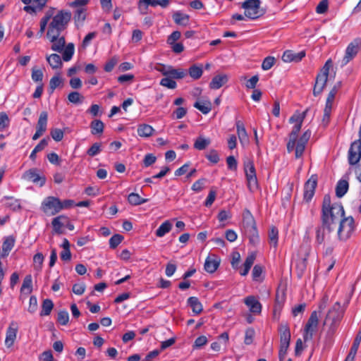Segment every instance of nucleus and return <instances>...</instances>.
<instances>
[{"label":"nucleus","mask_w":361,"mask_h":361,"mask_svg":"<svg viewBox=\"0 0 361 361\" xmlns=\"http://www.w3.org/2000/svg\"><path fill=\"white\" fill-rule=\"evenodd\" d=\"M280 333V345H289L290 341V331L287 324H281L279 329Z\"/></svg>","instance_id":"nucleus-20"},{"label":"nucleus","mask_w":361,"mask_h":361,"mask_svg":"<svg viewBox=\"0 0 361 361\" xmlns=\"http://www.w3.org/2000/svg\"><path fill=\"white\" fill-rule=\"evenodd\" d=\"M343 316V311L341 310V304L336 302L328 311L324 322V325L328 326V337L331 338L334 336Z\"/></svg>","instance_id":"nucleus-3"},{"label":"nucleus","mask_w":361,"mask_h":361,"mask_svg":"<svg viewBox=\"0 0 361 361\" xmlns=\"http://www.w3.org/2000/svg\"><path fill=\"white\" fill-rule=\"evenodd\" d=\"M228 80V75L226 74L217 75L214 76L209 83L211 89L217 90L221 87Z\"/></svg>","instance_id":"nucleus-23"},{"label":"nucleus","mask_w":361,"mask_h":361,"mask_svg":"<svg viewBox=\"0 0 361 361\" xmlns=\"http://www.w3.org/2000/svg\"><path fill=\"white\" fill-rule=\"evenodd\" d=\"M361 159V137L350 145L348 150V159L350 165H355Z\"/></svg>","instance_id":"nucleus-10"},{"label":"nucleus","mask_w":361,"mask_h":361,"mask_svg":"<svg viewBox=\"0 0 361 361\" xmlns=\"http://www.w3.org/2000/svg\"><path fill=\"white\" fill-rule=\"evenodd\" d=\"M85 97L78 92H71L68 95V99L71 103L74 104H81L83 102Z\"/></svg>","instance_id":"nucleus-47"},{"label":"nucleus","mask_w":361,"mask_h":361,"mask_svg":"<svg viewBox=\"0 0 361 361\" xmlns=\"http://www.w3.org/2000/svg\"><path fill=\"white\" fill-rule=\"evenodd\" d=\"M54 308V303L50 299H45L43 300L42 304V310L40 312V316L49 315L51 310Z\"/></svg>","instance_id":"nucleus-38"},{"label":"nucleus","mask_w":361,"mask_h":361,"mask_svg":"<svg viewBox=\"0 0 361 361\" xmlns=\"http://www.w3.org/2000/svg\"><path fill=\"white\" fill-rule=\"evenodd\" d=\"M154 131V129L148 124H140L137 127V134L140 137H148L151 136Z\"/></svg>","instance_id":"nucleus-29"},{"label":"nucleus","mask_w":361,"mask_h":361,"mask_svg":"<svg viewBox=\"0 0 361 361\" xmlns=\"http://www.w3.org/2000/svg\"><path fill=\"white\" fill-rule=\"evenodd\" d=\"M71 19V13L70 11H60L53 17L49 25L47 36H51L53 39H55L56 36H60L61 32L66 28Z\"/></svg>","instance_id":"nucleus-2"},{"label":"nucleus","mask_w":361,"mask_h":361,"mask_svg":"<svg viewBox=\"0 0 361 361\" xmlns=\"http://www.w3.org/2000/svg\"><path fill=\"white\" fill-rule=\"evenodd\" d=\"M42 209L44 213L54 215L61 210V201L57 197H48L43 201Z\"/></svg>","instance_id":"nucleus-8"},{"label":"nucleus","mask_w":361,"mask_h":361,"mask_svg":"<svg viewBox=\"0 0 361 361\" xmlns=\"http://www.w3.org/2000/svg\"><path fill=\"white\" fill-rule=\"evenodd\" d=\"M188 304L195 314H200L203 311L202 305L197 297H190Z\"/></svg>","instance_id":"nucleus-26"},{"label":"nucleus","mask_w":361,"mask_h":361,"mask_svg":"<svg viewBox=\"0 0 361 361\" xmlns=\"http://www.w3.org/2000/svg\"><path fill=\"white\" fill-rule=\"evenodd\" d=\"M193 106L204 114H207L212 110V103L209 100L197 101Z\"/></svg>","instance_id":"nucleus-31"},{"label":"nucleus","mask_w":361,"mask_h":361,"mask_svg":"<svg viewBox=\"0 0 361 361\" xmlns=\"http://www.w3.org/2000/svg\"><path fill=\"white\" fill-rule=\"evenodd\" d=\"M334 230V227L327 224L326 221H321L320 225L316 227V242L318 244H323L325 239Z\"/></svg>","instance_id":"nucleus-11"},{"label":"nucleus","mask_w":361,"mask_h":361,"mask_svg":"<svg viewBox=\"0 0 361 361\" xmlns=\"http://www.w3.org/2000/svg\"><path fill=\"white\" fill-rule=\"evenodd\" d=\"M37 299L36 296L32 295L30 298L29 307H28L27 310L30 313H34L37 311Z\"/></svg>","instance_id":"nucleus-64"},{"label":"nucleus","mask_w":361,"mask_h":361,"mask_svg":"<svg viewBox=\"0 0 361 361\" xmlns=\"http://www.w3.org/2000/svg\"><path fill=\"white\" fill-rule=\"evenodd\" d=\"M243 224L245 228L255 224V219L248 209H245L243 214Z\"/></svg>","instance_id":"nucleus-48"},{"label":"nucleus","mask_w":361,"mask_h":361,"mask_svg":"<svg viewBox=\"0 0 361 361\" xmlns=\"http://www.w3.org/2000/svg\"><path fill=\"white\" fill-rule=\"evenodd\" d=\"M123 240V236L120 234H114L109 239V246L112 249H115Z\"/></svg>","instance_id":"nucleus-52"},{"label":"nucleus","mask_w":361,"mask_h":361,"mask_svg":"<svg viewBox=\"0 0 361 361\" xmlns=\"http://www.w3.org/2000/svg\"><path fill=\"white\" fill-rule=\"evenodd\" d=\"M203 73L202 65L193 64L188 69V73L190 76L194 79H199Z\"/></svg>","instance_id":"nucleus-35"},{"label":"nucleus","mask_w":361,"mask_h":361,"mask_svg":"<svg viewBox=\"0 0 361 361\" xmlns=\"http://www.w3.org/2000/svg\"><path fill=\"white\" fill-rule=\"evenodd\" d=\"M332 66V62L331 59H329L325 63L321 71L316 78L315 84L313 89V94L316 97L320 94L324 89L326 82L328 80L329 73L331 67Z\"/></svg>","instance_id":"nucleus-5"},{"label":"nucleus","mask_w":361,"mask_h":361,"mask_svg":"<svg viewBox=\"0 0 361 361\" xmlns=\"http://www.w3.org/2000/svg\"><path fill=\"white\" fill-rule=\"evenodd\" d=\"M345 212L341 203H331V196L326 194L324 196L322 205L321 221H326L335 227L338 222L344 216Z\"/></svg>","instance_id":"nucleus-1"},{"label":"nucleus","mask_w":361,"mask_h":361,"mask_svg":"<svg viewBox=\"0 0 361 361\" xmlns=\"http://www.w3.org/2000/svg\"><path fill=\"white\" fill-rule=\"evenodd\" d=\"M305 56V51H301L300 52L295 53L292 50H286L283 52L282 56V60L284 62H299Z\"/></svg>","instance_id":"nucleus-17"},{"label":"nucleus","mask_w":361,"mask_h":361,"mask_svg":"<svg viewBox=\"0 0 361 361\" xmlns=\"http://www.w3.org/2000/svg\"><path fill=\"white\" fill-rule=\"evenodd\" d=\"M206 158L212 164H217L219 161L218 152L215 149H211L206 155Z\"/></svg>","instance_id":"nucleus-60"},{"label":"nucleus","mask_w":361,"mask_h":361,"mask_svg":"<svg viewBox=\"0 0 361 361\" xmlns=\"http://www.w3.org/2000/svg\"><path fill=\"white\" fill-rule=\"evenodd\" d=\"M47 120H48L47 112L42 111L39 115L37 123V128L41 130H44L45 132L47 130Z\"/></svg>","instance_id":"nucleus-44"},{"label":"nucleus","mask_w":361,"mask_h":361,"mask_svg":"<svg viewBox=\"0 0 361 361\" xmlns=\"http://www.w3.org/2000/svg\"><path fill=\"white\" fill-rule=\"evenodd\" d=\"M219 264L220 259L219 257L214 255H212L207 257L204 264V268L207 272L212 274L216 271Z\"/></svg>","instance_id":"nucleus-18"},{"label":"nucleus","mask_w":361,"mask_h":361,"mask_svg":"<svg viewBox=\"0 0 361 361\" xmlns=\"http://www.w3.org/2000/svg\"><path fill=\"white\" fill-rule=\"evenodd\" d=\"M25 290L27 294L31 293L32 291V279L30 274L25 276L20 288L21 293H24Z\"/></svg>","instance_id":"nucleus-40"},{"label":"nucleus","mask_w":361,"mask_h":361,"mask_svg":"<svg viewBox=\"0 0 361 361\" xmlns=\"http://www.w3.org/2000/svg\"><path fill=\"white\" fill-rule=\"evenodd\" d=\"M329 1L328 0H322L317 6L316 11L317 13H325L328 10Z\"/></svg>","instance_id":"nucleus-61"},{"label":"nucleus","mask_w":361,"mask_h":361,"mask_svg":"<svg viewBox=\"0 0 361 361\" xmlns=\"http://www.w3.org/2000/svg\"><path fill=\"white\" fill-rule=\"evenodd\" d=\"M168 76L172 79H182L187 75V71L183 68H174L171 66H169Z\"/></svg>","instance_id":"nucleus-28"},{"label":"nucleus","mask_w":361,"mask_h":361,"mask_svg":"<svg viewBox=\"0 0 361 361\" xmlns=\"http://www.w3.org/2000/svg\"><path fill=\"white\" fill-rule=\"evenodd\" d=\"M48 140L49 138H44L35 146L30 155L32 160L34 161L36 158V154L43 150L48 145Z\"/></svg>","instance_id":"nucleus-42"},{"label":"nucleus","mask_w":361,"mask_h":361,"mask_svg":"<svg viewBox=\"0 0 361 361\" xmlns=\"http://www.w3.org/2000/svg\"><path fill=\"white\" fill-rule=\"evenodd\" d=\"M90 128L92 135L102 134L104 131V125L101 120H94L90 123Z\"/></svg>","instance_id":"nucleus-37"},{"label":"nucleus","mask_w":361,"mask_h":361,"mask_svg":"<svg viewBox=\"0 0 361 361\" xmlns=\"http://www.w3.org/2000/svg\"><path fill=\"white\" fill-rule=\"evenodd\" d=\"M275 63V58L273 56H267L266 57L262 63V68L264 71L269 70Z\"/></svg>","instance_id":"nucleus-55"},{"label":"nucleus","mask_w":361,"mask_h":361,"mask_svg":"<svg viewBox=\"0 0 361 361\" xmlns=\"http://www.w3.org/2000/svg\"><path fill=\"white\" fill-rule=\"evenodd\" d=\"M246 235L250 239V243L255 245L259 242V235L257 230L256 224L245 227Z\"/></svg>","instance_id":"nucleus-25"},{"label":"nucleus","mask_w":361,"mask_h":361,"mask_svg":"<svg viewBox=\"0 0 361 361\" xmlns=\"http://www.w3.org/2000/svg\"><path fill=\"white\" fill-rule=\"evenodd\" d=\"M338 223V238L340 240H347L355 230V221L352 216L343 217Z\"/></svg>","instance_id":"nucleus-6"},{"label":"nucleus","mask_w":361,"mask_h":361,"mask_svg":"<svg viewBox=\"0 0 361 361\" xmlns=\"http://www.w3.org/2000/svg\"><path fill=\"white\" fill-rule=\"evenodd\" d=\"M50 42H52L51 49L54 51L61 52L66 44V39L63 36H56L55 39H53L51 36H47Z\"/></svg>","instance_id":"nucleus-21"},{"label":"nucleus","mask_w":361,"mask_h":361,"mask_svg":"<svg viewBox=\"0 0 361 361\" xmlns=\"http://www.w3.org/2000/svg\"><path fill=\"white\" fill-rule=\"evenodd\" d=\"M206 183V178H200L193 183L192 185V190L196 192H199L202 190Z\"/></svg>","instance_id":"nucleus-57"},{"label":"nucleus","mask_w":361,"mask_h":361,"mask_svg":"<svg viewBox=\"0 0 361 361\" xmlns=\"http://www.w3.org/2000/svg\"><path fill=\"white\" fill-rule=\"evenodd\" d=\"M173 19L176 24L185 26L189 22V16L180 11H176L173 15Z\"/></svg>","instance_id":"nucleus-34"},{"label":"nucleus","mask_w":361,"mask_h":361,"mask_svg":"<svg viewBox=\"0 0 361 361\" xmlns=\"http://www.w3.org/2000/svg\"><path fill=\"white\" fill-rule=\"evenodd\" d=\"M260 0H245L241 4V8L245 10V16L255 20L264 16L266 10L261 8Z\"/></svg>","instance_id":"nucleus-4"},{"label":"nucleus","mask_w":361,"mask_h":361,"mask_svg":"<svg viewBox=\"0 0 361 361\" xmlns=\"http://www.w3.org/2000/svg\"><path fill=\"white\" fill-rule=\"evenodd\" d=\"M245 304L253 314H259L262 312L261 303L252 295L245 298Z\"/></svg>","instance_id":"nucleus-19"},{"label":"nucleus","mask_w":361,"mask_h":361,"mask_svg":"<svg viewBox=\"0 0 361 361\" xmlns=\"http://www.w3.org/2000/svg\"><path fill=\"white\" fill-rule=\"evenodd\" d=\"M101 151V143L95 142L87 149V154L90 157H94Z\"/></svg>","instance_id":"nucleus-54"},{"label":"nucleus","mask_w":361,"mask_h":361,"mask_svg":"<svg viewBox=\"0 0 361 361\" xmlns=\"http://www.w3.org/2000/svg\"><path fill=\"white\" fill-rule=\"evenodd\" d=\"M349 184L345 180H340L336 186V195L341 198L347 192Z\"/></svg>","instance_id":"nucleus-30"},{"label":"nucleus","mask_w":361,"mask_h":361,"mask_svg":"<svg viewBox=\"0 0 361 361\" xmlns=\"http://www.w3.org/2000/svg\"><path fill=\"white\" fill-rule=\"evenodd\" d=\"M172 228V224L169 221H165L162 223L160 226L156 231V235L157 237H163L167 233H169Z\"/></svg>","instance_id":"nucleus-33"},{"label":"nucleus","mask_w":361,"mask_h":361,"mask_svg":"<svg viewBox=\"0 0 361 361\" xmlns=\"http://www.w3.org/2000/svg\"><path fill=\"white\" fill-rule=\"evenodd\" d=\"M32 79L33 81L36 82L42 83L43 79V72L40 69L37 68L36 67L32 68Z\"/></svg>","instance_id":"nucleus-53"},{"label":"nucleus","mask_w":361,"mask_h":361,"mask_svg":"<svg viewBox=\"0 0 361 361\" xmlns=\"http://www.w3.org/2000/svg\"><path fill=\"white\" fill-rule=\"evenodd\" d=\"M50 135L55 141L59 142L63 139L64 133L61 129L54 128L51 130Z\"/></svg>","instance_id":"nucleus-59"},{"label":"nucleus","mask_w":361,"mask_h":361,"mask_svg":"<svg viewBox=\"0 0 361 361\" xmlns=\"http://www.w3.org/2000/svg\"><path fill=\"white\" fill-rule=\"evenodd\" d=\"M37 171L38 170L36 168L31 169L25 172L23 178L34 183L39 184L40 186H43L45 184L46 178L44 176H40Z\"/></svg>","instance_id":"nucleus-15"},{"label":"nucleus","mask_w":361,"mask_h":361,"mask_svg":"<svg viewBox=\"0 0 361 361\" xmlns=\"http://www.w3.org/2000/svg\"><path fill=\"white\" fill-rule=\"evenodd\" d=\"M128 202L132 205H140L148 201V199L141 197L137 193L131 192L128 197Z\"/></svg>","instance_id":"nucleus-39"},{"label":"nucleus","mask_w":361,"mask_h":361,"mask_svg":"<svg viewBox=\"0 0 361 361\" xmlns=\"http://www.w3.org/2000/svg\"><path fill=\"white\" fill-rule=\"evenodd\" d=\"M237 134L240 141L243 143V142H247L248 141V135L245 130V126L241 121H236L235 122Z\"/></svg>","instance_id":"nucleus-27"},{"label":"nucleus","mask_w":361,"mask_h":361,"mask_svg":"<svg viewBox=\"0 0 361 361\" xmlns=\"http://www.w3.org/2000/svg\"><path fill=\"white\" fill-rule=\"evenodd\" d=\"M160 85L169 89H175L177 85L176 81L169 76L162 78L160 81Z\"/></svg>","instance_id":"nucleus-51"},{"label":"nucleus","mask_w":361,"mask_h":361,"mask_svg":"<svg viewBox=\"0 0 361 361\" xmlns=\"http://www.w3.org/2000/svg\"><path fill=\"white\" fill-rule=\"evenodd\" d=\"M254 336H255L254 329L252 328H248L245 331L244 343L246 345H250L253 341Z\"/></svg>","instance_id":"nucleus-62"},{"label":"nucleus","mask_w":361,"mask_h":361,"mask_svg":"<svg viewBox=\"0 0 361 361\" xmlns=\"http://www.w3.org/2000/svg\"><path fill=\"white\" fill-rule=\"evenodd\" d=\"M44 255L41 252H37L33 257V267L36 271L42 269V264L44 262Z\"/></svg>","instance_id":"nucleus-49"},{"label":"nucleus","mask_w":361,"mask_h":361,"mask_svg":"<svg viewBox=\"0 0 361 361\" xmlns=\"http://www.w3.org/2000/svg\"><path fill=\"white\" fill-rule=\"evenodd\" d=\"M317 185V176L312 175L305 183L304 186V200L306 202H310L315 192V189Z\"/></svg>","instance_id":"nucleus-13"},{"label":"nucleus","mask_w":361,"mask_h":361,"mask_svg":"<svg viewBox=\"0 0 361 361\" xmlns=\"http://www.w3.org/2000/svg\"><path fill=\"white\" fill-rule=\"evenodd\" d=\"M269 243L274 247L278 245L279 231L276 226H272L269 231Z\"/></svg>","instance_id":"nucleus-41"},{"label":"nucleus","mask_w":361,"mask_h":361,"mask_svg":"<svg viewBox=\"0 0 361 361\" xmlns=\"http://www.w3.org/2000/svg\"><path fill=\"white\" fill-rule=\"evenodd\" d=\"M285 300V295L283 293L280 297L279 293L277 292L276 295L275 300V305H274V312L276 310H280L283 306V302Z\"/></svg>","instance_id":"nucleus-63"},{"label":"nucleus","mask_w":361,"mask_h":361,"mask_svg":"<svg viewBox=\"0 0 361 361\" xmlns=\"http://www.w3.org/2000/svg\"><path fill=\"white\" fill-rule=\"evenodd\" d=\"M15 244V238L13 236H8L5 238L2 245V253L1 257H6L8 255L10 251L13 249Z\"/></svg>","instance_id":"nucleus-24"},{"label":"nucleus","mask_w":361,"mask_h":361,"mask_svg":"<svg viewBox=\"0 0 361 361\" xmlns=\"http://www.w3.org/2000/svg\"><path fill=\"white\" fill-rule=\"evenodd\" d=\"M62 219L67 220V218L64 216H59L53 219L51 222L54 232L58 234H62L63 233L61 230V228L64 225V223L61 221Z\"/></svg>","instance_id":"nucleus-36"},{"label":"nucleus","mask_w":361,"mask_h":361,"mask_svg":"<svg viewBox=\"0 0 361 361\" xmlns=\"http://www.w3.org/2000/svg\"><path fill=\"white\" fill-rule=\"evenodd\" d=\"M319 324V317L317 311H313L305 326L303 338L305 342L312 340L313 334L316 331Z\"/></svg>","instance_id":"nucleus-9"},{"label":"nucleus","mask_w":361,"mask_h":361,"mask_svg":"<svg viewBox=\"0 0 361 361\" xmlns=\"http://www.w3.org/2000/svg\"><path fill=\"white\" fill-rule=\"evenodd\" d=\"M211 143V140L209 138H204L203 137H198L195 143L194 147L198 150L204 149L209 144Z\"/></svg>","instance_id":"nucleus-45"},{"label":"nucleus","mask_w":361,"mask_h":361,"mask_svg":"<svg viewBox=\"0 0 361 361\" xmlns=\"http://www.w3.org/2000/svg\"><path fill=\"white\" fill-rule=\"evenodd\" d=\"M57 322L61 325H66L69 322V315L66 310H61L57 315Z\"/></svg>","instance_id":"nucleus-50"},{"label":"nucleus","mask_w":361,"mask_h":361,"mask_svg":"<svg viewBox=\"0 0 361 361\" xmlns=\"http://www.w3.org/2000/svg\"><path fill=\"white\" fill-rule=\"evenodd\" d=\"M244 171L247 181V188L251 192L257 190L258 188V182L255 168L252 160L247 159L244 161Z\"/></svg>","instance_id":"nucleus-7"},{"label":"nucleus","mask_w":361,"mask_h":361,"mask_svg":"<svg viewBox=\"0 0 361 361\" xmlns=\"http://www.w3.org/2000/svg\"><path fill=\"white\" fill-rule=\"evenodd\" d=\"M361 45V39L356 38L350 42L346 48L345 56L343 59V65H346L357 54L359 47Z\"/></svg>","instance_id":"nucleus-12"},{"label":"nucleus","mask_w":361,"mask_h":361,"mask_svg":"<svg viewBox=\"0 0 361 361\" xmlns=\"http://www.w3.org/2000/svg\"><path fill=\"white\" fill-rule=\"evenodd\" d=\"M62 83V80L59 75H54L49 81V87L53 92L56 87L60 86Z\"/></svg>","instance_id":"nucleus-56"},{"label":"nucleus","mask_w":361,"mask_h":361,"mask_svg":"<svg viewBox=\"0 0 361 361\" xmlns=\"http://www.w3.org/2000/svg\"><path fill=\"white\" fill-rule=\"evenodd\" d=\"M18 330V324L16 322H11L6 330V334L5 345L8 348H10L13 345L17 336Z\"/></svg>","instance_id":"nucleus-16"},{"label":"nucleus","mask_w":361,"mask_h":361,"mask_svg":"<svg viewBox=\"0 0 361 361\" xmlns=\"http://www.w3.org/2000/svg\"><path fill=\"white\" fill-rule=\"evenodd\" d=\"M47 120H48L47 112L42 111L39 115L37 123V128L41 130H44L45 132L47 130Z\"/></svg>","instance_id":"nucleus-43"},{"label":"nucleus","mask_w":361,"mask_h":361,"mask_svg":"<svg viewBox=\"0 0 361 361\" xmlns=\"http://www.w3.org/2000/svg\"><path fill=\"white\" fill-rule=\"evenodd\" d=\"M26 6L24 11L29 13H35L37 11H42L48 0H21Z\"/></svg>","instance_id":"nucleus-14"},{"label":"nucleus","mask_w":361,"mask_h":361,"mask_svg":"<svg viewBox=\"0 0 361 361\" xmlns=\"http://www.w3.org/2000/svg\"><path fill=\"white\" fill-rule=\"evenodd\" d=\"M263 272V268L261 265L259 264H256L255 265V267H253V269H252V279L254 281H262L261 279H259L262 274Z\"/></svg>","instance_id":"nucleus-58"},{"label":"nucleus","mask_w":361,"mask_h":361,"mask_svg":"<svg viewBox=\"0 0 361 361\" xmlns=\"http://www.w3.org/2000/svg\"><path fill=\"white\" fill-rule=\"evenodd\" d=\"M360 342H361V331H360L357 333V334L353 341V345L351 346L350 350L348 356L346 357L345 361H354V359L357 354Z\"/></svg>","instance_id":"nucleus-22"},{"label":"nucleus","mask_w":361,"mask_h":361,"mask_svg":"<svg viewBox=\"0 0 361 361\" xmlns=\"http://www.w3.org/2000/svg\"><path fill=\"white\" fill-rule=\"evenodd\" d=\"M63 59L65 61H69L74 54V44L73 43L68 44L63 50Z\"/></svg>","instance_id":"nucleus-46"},{"label":"nucleus","mask_w":361,"mask_h":361,"mask_svg":"<svg viewBox=\"0 0 361 361\" xmlns=\"http://www.w3.org/2000/svg\"><path fill=\"white\" fill-rule=\"evenodd\" d=\"M47 61L53 69L60 68L63 65L60 56L56 54L47 56Z\"/></svg>","instance_id":"nucleus-32"}]
</instances>
